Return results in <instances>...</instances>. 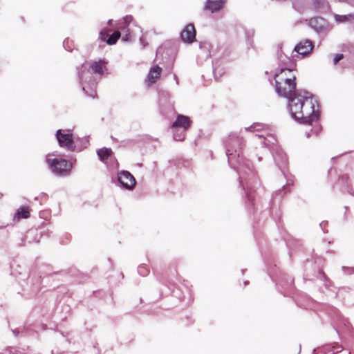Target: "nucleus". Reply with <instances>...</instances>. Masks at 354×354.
Masks as SVG:
<instances>
[{
	"label": "nucleus",
	"instance_id": "nucleus-1",
	"mask_svg": "<svg viewBox=\"0 0 354 354\" xmlns=\"http://www.w3.org/2000/svg\"><path fill=\"white\" fill-rule=\"evenodd\" d=\"M316 101L310 95L297 93L290 100L289 107L293 118L304 124H311L319 119L315 109Z\"/></svg>",
	"mask_w": 354,
	"mask_h": 354
},
{
	"label": "nucleus",
	"instance_id": "nucleus-2",
	"mask_svg": "<svg viewBox=\"0 0 354 354\" xmlns=\"http://www.w3.org/2000/svg\"><path fill=\"white\" fill-rule=\"evenodd\" d=\"M275 87L278 94L290 100L295 96L296 89V77L292 71L282 68L274 76Z\"/></svg>",
	"mask_w": 354,
	"mask_h": 354
},
{
	"label": "nucleus",
	"instance_id": "nucleus-3",
	"mask_svg": "<svg viewBox=\"0 0 354 354\" xmlns=\"http://www.w3.org/2000/svg\"><path fill=\"white\" fill-rule=\"evenodd\" d=\"M46 162L52 171L58 176H65L70 174L72 163L63 158H46Z\"/></svg>",
	"mask_w": 354,
	"mask_h": 354
},
{
	"label": "nucleus",
	"instance_id": "nucleus-4",
	"mask_svg": "<svg viewBox=\"0 0 354 354\" xmlns=\"http://www.w3.org/2000/svg\"><path fill=\"white\" fill-rule=\"evenodd\" d=\"M56 138L59 145L68 151H74L76 148L75 138L68 130L59 129L56 132Z\"/></svg>",
	"mask_w": 354,
	"mask_h": 354
},
{
	"label": "nucleus",
	"instance_id": "nucleus-5",
	"mask_svg": "<svg viewBox=\"0 0 354 354\" xmlns=\"http://www.w3.org/2000/svg\"><path fill=\"white\" fill-rule=\"evenodd\" d=\"M243 145V139L235 135H230L225 140V147L227 149V156L229 158L231 156H240V150Z\"/></svg>",
	"mask_w": 354,
	"mask_h": 354
},
{
	"label": "nucleus",
	"instance_id": "nucleus-6",
	"mask_svg": "<svg viewBox=\"0 0 354 354\" xmlns=\"http://www.w3.org/2000/svg\"><path fill=\"white\" fill-rule=\"evenodd\" d=\"M118 181L122 186L127 189H132L136 185V179L128 171H122L118 175Z\"/></svg>",
	"mask_w": 354,
	"mask_h": 354
},
{
	"label": "nucleus",
	"instance_id": "nucleus-7",
	"mask_svg": "<svg viewBox=\"0 0 354 354\" xmlns=\"http://www.w3.org/2000/svg\"><path fill=\"white\" fill-rule=\"evenodd\" d=\"M314 48L313 42L309 39L300 41L295 47V51L303 57L309 55Z\"/></svg>",
	"mask_w": 354,
	"mask_h": 354
},
{
	"label": "nucleus",
	"instance_id": "nucleus-8",
	"mask_svg": "<svg viewBox=\"0 0 354 354\" xmlns=\"http://www.w3.org/2000/svg\"><path fill=\"white\" fill-rule=\"evenodd\" d=\"M181 39L185 43H192L196 40V29L192 24H187L181 32Z\"/></svg>",
	"mask_w": 354,
	"mask_h": 354
},
{
	"label": "nucleus",
	"instance_id": "nucleus-9",
	"mask_svg": "<svg viewBox=\"0 0 354 354\" xmlns=\"http://www.w3.org/2000/svg\"><path fill=\"white\" fill-rule=\"evenodd\" d=\"M191 123L192 122L189 117L178 115L176 121L171 124V128L181 127L183 129V131H186L190 127Z\"/></svg>",
	"mask_w": 354,
	"mask_h": 354
},
{
	"label": "nucleus",
	"instance_id": "nucleus-10",
	"mask_svg": "<svg viewBox=\"0 0 354 354\" xmlns=\"http://www.w3.org/2000/svg\"><path fill=\"white\" fill-rule=\"evenodd\" d=\"M106 65L107 62L104 60L95 61L91 64L90 68L93 73L102 75L106 71Z\"/></svg>",
	"mask_w": 354,
	"mask_h": 354
},
{
	"label": "nucleus",
	"instance_id": "nucleus-11",
	"mask_svg": "<svg viewBox=\"0 0 354 354\" xmlns=\"http://www.w3.org/2000/svg\"><path fill=\"white\" fill-rule=\"evenodd\" d=\"M162 73V68L158 66V65H156L153 66L147 75V82L149 84H154L157 80L160 77Z\"/></svg>",
	"mask_w": 354,
	"mask_h": 354
},
{
	"label": "nucleus",
	"instance_id": "nucleus-12",
	"mask_svg": "<svg viewBox=\"0 0 354 354\" xmlns=\"http://www.w3.org/2000/svg\"><path fill=\"white\" fill-rule=\"evenodd\" d=\"M225 3V0H207L205 4V9L214 12L220 10Z\"/></svg>",
	"mask_w": 354,
	"mask_h": 354
},
{
	"label": "nucleus",
	"instance_id": "nucleus-13",
	"mask_svg": "<svg viewBox=\"0 0 354 354\" xmlns=\"http://www.w3.org/2000/svg\"><path fill=\"white\" fill-rule=\"evenodd\" d=\"M133 20L132 16H126L124 18V26H120V29L122 30H125V35L122 37V40L129 41L131 39V33L129 29H127V26Z\"/></svg>",
	"mask_w": 354,
	"mask_h": 354
},
{
	"label": "nucleus",
	"instance_id": "nucleus-14",
	"mask_svg": "<svg viewBox=\"0 0 354 354\" xmlns=\"http://www.w3.org/2000/svg\"><path fill=\"white\" fill-rule=\"evenodd\" d=\"M97 156L102 161H104L111 156L113 151L110 148L103 147L97 151Z\"/></svg>",
	"mask_w": 354,
	"mask_h": 354
},
{
	"label": "nucleus",
	"instance_id": "nucleus-15",
	"mask_svg": "<svg viewBox=\"0 0 354 354\" xmlns=\"http://www.w3.org/2000/svg\"><path fill=\"white\" fill-rule=\"evenodd\" d=\"M15 218H17L18 220L20 218H28L30 217V208L28 206H23L20 207L15 216Z\"/></svg>",
	"mask_w": 354,
	"mask_h": 354
},
{
	"label": "nucleus",
	"instance_id": "nucleus-16",
	"mask_svg": "<svg viewBox=\"0 0 354 354\" xmlns=\"http://www.w3.org/2000/svg\"><path fill=\"white\" fill-rule=\"evenodd\" d=\"M121 33L120 31H115L113 34L110 35L106 42L109 45L115 44L118 39L120 37Z\"/></svg>",
	"mask_w": 354,
	"mask_h": 354
},
{
	"label": "nucleus",
	"instance_id": "nucleus-17",
	"mask_svg": "<svg viewBox=\"0 0 354 354\" xmlns=\"http://www.w3.org/2000/svg\"><path fill=\"white\" fill-rule=\"evenodd\" d=\"M257 136H258L259 138H264L263 144L266 146L270 147L271 144L274 145V142H271L270 140H269V138H271V139L275 140V139L271 134H268L267 137H266L264 135H259V134L257 135Z\"/></svg>",
	"mask_w": 354,
	"mask_h": 354
},
{
	"label": "nucleus",
	"instance_id": "nucleus-18",
	"mask_svg": "<svg viewBox=\"0 0 354 354\" xmlns=\"http://www.w3.org/2000/svg\"><path fill=\"white\" fill-rule=\"evenodd\" d=\"M110 31L111 30L108 28L102 29L100 32V39L103 41H106V40L109 38L110 35Z\"/></svg>",
	"mask_w": 354,
	"mask_h": 354
},
{
	"label": "nucleus",
	"instance_id": "nucleus-19",
	"mask_svg": "<svg viewBox=\"0 0 354 354\" xmlns=\"http://www.w3.org/2000/svg\"><path fill=\"white\" fill-rule=\"evenodd\" d=\"M185 131H182L180 133L176 131L174 135V138L177 141H183L185 138Z\"/></svg>",
	"mask_w": 354,
	"mask_h": 354
},
{
	"label": "nucleus",
	"instance_id": "nucleus-20",
	"mask_svg": "<svg viewBox=\"0 0 354 354\" xmlns=\"http://www.w3.org/2000/svg\"><path fill=\"white\" fill-rule=\"evenodd\" d=\"M263 127L262 124H254L252 125L250 127H249L248 129H249L251 131H259Z\"/></svg>",
	"mask_w": 354,
	"mask_h": 354
},
{
	"label": "nucleus",
	"instance_id": "nucleus-21",
	"mask_svg": "<svg viewBox=\"0 0 354 354\" xmlns=\"http://www.w3.org/2000/svg\"><path fill=\"white\" fill-rule=\"evenodd\" d=\"M343 58H344L343 54H336L335 57H334V59H333V64L335 65L337 64Z\"/></svg>",
	"mask_w": 354,
	"mask_h": 354
}]
</instances>
